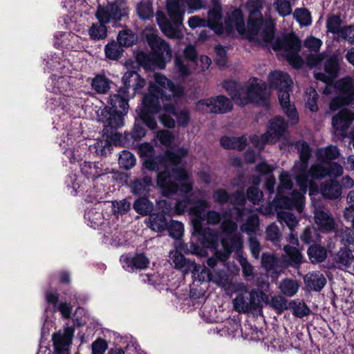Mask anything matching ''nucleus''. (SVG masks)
Segmentation results:
<instances>
[{"instance_id":"393cba45","label":"nucleus","mask_w":354,"mask_h":354,"mask_svg":"<svg viewBox=\"0 0 354 354\" xmlns=\"http://www.w3.org/2000/svg\"><path fill=\"white\" fill-rule=\"evenodd\" d=\"M73 332L71 327H67L63 333L59 332L53 335V341L57 354H69Z\"/></svg>"},{"instance_id":"9d476101","label":"nucleus","mask_w":354,"mask_h":354,"mask_svg":"<svg viewBox=\"0 0 354 354\" xmlns=\"http://www.w3.org/2000/svg\"><path fill=\"white\" fill-rule=\"evenodd\" d=\"M212 7L208 12L207 19H206L207 26L218 35L223 34L224 30L227 34L236 30L240 35H245V25L241 9L236 8L228 13L223 26L221 22L222 8L220 0H212Z\"/></svg>"},{"instance_id":"4c0bfd02","label":"nucleus","mask_w":354,"mask_h":354,"mask_svg":"<svg viewBox=\"0 0 354 354\" xmlns=\"http://www.w3.org/2000/svg\"><path fill=\"white\" fill-rule=\"evenodd\" d=\"M153 185L152 178L145 176L142 179H136L131 185L132 192L137 195H146Z\"/></svg>"},{"instance_id":"b1692460","label":"nucleus","mask_w":354,"mask_h":354,"mask_svg":"<svg viewBox=\"0 0 354 354\" xmlns=\"http://www.w3.org/2000/svg\"><path fill=\"white\" fill-rule=\"evenodd\" d=\"M314 219L317 230L322 233H330L337 230V224L328 211L315 208Z\"/></svg>"},{"instance_id":"680f3d73","label":"nucleus","mask_w":354,"mask_h":354,"mask_svg":"<svg viewBox=\"0 0 354 354\" xmlns=\"http://www.w3.org/2000/svg\"><path fill=\"white\" fill-rule=\"evenodd\" d=\"M274 5L279 15L282 17L288 16L292 12V6L289 0H276Z\"/></svg>"},{"instance_id":"39448f33","label":"nucleus","mask_w":354,"mask_h":354,"mask_svg":"<svg viewBox=\"0 0 354 354\" xmlns=\"http://www.w3.org/2000/svg\"><path fill=\"white\" fill-rule=\"evenodd\" d=\"M339 65L337 59L329 57L324 64V73H317L315 77L326 83L324 91L325 94H330L333 91L337 95L330 104L333 111L338 109L343 105H348L354 102V80L346 77L337 81L334 85L330 82L337 76Z\"/></svg>"},{"instance_id":"6ab92c4d","label":"nucleus","mask_w":354,"mask_h":354,"mask_svg":"<svg viewBox=\"0 0 354 354\" xmlns=\"http://www.w3.org/2000/svg\"><path fill=\"white\" fill-rule=\"evenodd\" d=\"M185 58L175 57V65L180 77H185L196 71L198 66L196 50L193 46H188L184 50Z\"/></svg>"},{"instance_id":"c03bdc74","label":"nucleus","mask_w":354,"mask_h":354,"mask_svg":"<svg viewBox=\"0 0 354 354\" xmlns=\"http://www.w3.org/2000/svg\"><path fill=\"white\" fill-rule=\"evenodd\" d=\"M111 81L104 75H96L92 81V87L98 93H106L111 88Z\"/></svg>"},{"instance_id":"4468645a","label":"nucleus","mask_w":354,"mask_h":354,"mask_svg":"<svg viewBox=\"0 0 354 354\" xmlns=\"http://www.w3.org/2000/svg\"><path fill=\"white\" fill-rule=\"evenodd\" d=\"M272 49L286 57L288 63L295 68L303 64L302 58L299 55L301 41L293 35L279 37L272 44Z\"/></svg>"},{"instance_id":"69168bd1","label":"nucleus","mask_w":354,"mask_h":354,"mask_svg":"<svg viewBox=\"0 0 354 354\" xmlns=\"http://www.w3.org/2000/svg\"><path fill=\"white\" fill-rule=\"evenodd\" d=\"M137 12L143 19L153 17L152 5L149 2H141L137 6Z\"/></svg>"},{"instance_id":"c85d7f7f","label":"nucleus","mask_w":354,"mask_h":354,"mask_svg":"<svg viewBox=\"0 0 354 354\" xmlns=\"http://www.w3.org/2000/svg\"><path fill=\"white\" fill-rule=\"evenodd\" d=\"M320 192L325 198L336 199L342 195V186L337 180L330 179L321 185Z\"/></svg>"},{"instance_id":"0e129e2a","label":"nucleus","mask_w":354,"mask_h":354,"mask_svg":"<svg viewBox=\"0 0 354 354\" xmlns=\"http://www.w3.org/2000/svg\"><path fill=\"white\" fill-rule=\"evenodd\" d=\"M130 203L124 199L119 201L112 203V210L115 215H123L126 214L130 209Z\"/></svg>"},{"instance_id":"412c9836","label":"nucleus","mask_w":354,"mask_h":354,"mask_svg":"<svg viewBox=\"0 0 354 354\" xmlns=\"http://www.w3.org/2000/svg\"><path fill=\"white\" fill-rule=\"evenodd\" d=\"M188 178H189V176L187 175V177L186 178V179H185L182 181H179L178 180H175V179L174 180V183L176 185L177 189L175 192L171 193L168 195H166V196H170L174 194H176L178 192V191L179 190L181 193L183 194V196H185V198L183 200H181V201H178L175 205L174 209H171V208L168 209L165 207V210H163V212L165 214H168L170 216L173 215L174 214L180 215V214H184L186 212V210L188 207V205L189 204V198L188 197H187L186 195L188 193H189L192 190V188H193L192 183L187 181ZM162 192H163L162 191ZM162 194H163V195L165 196V194L164 193H162Z\"/></svg>"},{"instance_id":"3c124183","label":"nucleus","mask_w":354,"mask_h":354,"mask_svg":"<svg viewBox=\"0 0 354 354\" xmlns=\"http://www.w3.org/2000/svg\"><path fill=\"white\" fill-rule=\"evenodd\" d=\"M136 162L135 156L128 151H123L119 156L118 163L122 168L130 169L135 166Z\"/></svg>"},{"instance_id":"13d9d810","label":"nucleus","mask_w":354,"mask_h":354,"mask_svg":"<svg viewBox=\"0 0 354 354\" xmlns=\"http://www.w3.org/2000/svg\"><path fill=\"white\" fill-rule=\"evenodd\" d=\"M306 106L309 108V109L315 112L318 109V106L317 104V100L318 99V94L315 89L313 87H310L307 88L306 91Z\"/></svg>"},{"instance_id":"09e8293b","label":"nucleus","mask_w":354,"mask_h":354,"mask_svg":"<svg viewBox=\"0 0 354 354\" xmlns=\"http://www.w3.org/2000/svg\"><path fill=\"white\" fill-rule=\"evenodd\" d=\"M153 203L147 198H140L135 201L133 208L135 211L142 215H147L153 210Z\"/></svg>"},{"instance_id":"de8ad7c7","label":"nucleus","mask_w":354,"mask_h":354,"mask_svg":"<svg viewBox=\"0 0 354 354\" xmlns=\"http://www.w3.org/2000/svg\"><path fill=\"white\" fill-rule=\"evenodd\" d=\"M106 24L99 23L93 24L88 30L89 36L94 40H100L104 39L107 35Z\"/></svg>"},{"instance_id":"1a4fd4ad","label":"nucleus","mask_w":354,"mask_h":354,"mask_svg":"<svg viewBox=\"0 0 354 354\" xmlns=\"http://www.w3.org/2000/svg\"><path fill=\"white\" fill-rule=\"evenodd\" d=\"M147 43L153 53L147 55L140 52L136 55L138 63L147 70H152L155 67L162 69L165 67V60L171 57V50L169 45L157 35L154 29H146L144 32Z\"/></svg>"},{"instance_id":"e433bc0d","label":"nucleus","mask_w":354,"mask_h":354,"mask_svg":"<svg viewBox=\"0 0 354 354\" xmlns=\"http://www.w3.org/2000/svg\"><path fill=\"white\" fill-rule=\"evenodd\" d=\"M339 152L337 147L330 145L326 147L319 148L316 151L317 160L323 163L337 159Z\"/></svg>"},{"instance_id":"5701e85b","label":"nucleus","mask_w":354,"mask_h":354,"mask_svg":"<svg viewBox=\"0 0 354 354\" xmlns=\"http://www.w3.org/2000/svg\"><path fill=\"white\" fill-rule=\"evenodd\" d=\"M322 46V41L313 36L308 37L305 39L304 46L310 52L307 57V63L309 66H317L326 58L327 55L325 53H318Z\"/></svg>"},{"instance_id":"72a5a7b5","label":"nucleus","mask_w":354,"mask_h":354,"mask_svg":"<svg viewBox=\"0 0 354 354\" xmlns=\"http://www.w3.org/2000/svg\"><path fill=\"white\" fill-rule=\"evenodd\" d=\"M230 203L232 204L234 207L232 209L236 212L235 218L237 221H240L243 218V216L246 214V209L242 208L245 203V197L242 192H235L230 196Z\"/></svg>"},{"instance_id":"052dcab7","label":"nucleus","mask_w":354,"mask_h":354,"mask_svg":"<svg viewBox=\"0 0 354 354\" xmlns=\"http://www.w3.org/2000/svg\"><path fill=\"white\" fill-rule=\"evenodd\" d=\"M167 230L169 231V236L174 239H180L184 231L183 224L178 221H171L168 225Z\"/></svg>"},{"instance_id":"338daca9","label":"nucleus","mask_w":354,"mask_h":354,"mask_svg":"<svg viewBox=\"0 0 354 354\" xmlns=\"http://www.w3.org/2000/svg\"><path fill=\"white\" fill-rule=\"evenodd\" d=\"M230 196L226 189L222 188L214 190L212 194L214 201L220 205L230 203Z\"/></svg>"},{"instance_id":"c756f323","label":"nucleus","mask_w":354,"mask_h":354,"mask_svg":"<svg viewBox=\"0 0 354 354\" xmlns=\"http://www.w3.org/2000/svg\"><path fill=\"white\" fill-rule=\"evenodd\" d=\"M336 266L342 270H346L354 262L352 251L347 248H340L333 258Z\"/></svg>"},{"instance_id":"f257e3e1","label":"nucleus","mask_w":354,"mask_h":354,"mask_svg":"<svg viewBox=\"0 0 354 354\" xmlns=\"http://www.w3.org/2000/svg\"><path fill=\"white\" fill-rule=\"evenodd\" d=\"M295 147L299 154V160L297 161L292 168L296 174V183L299 191L293 190L292 198L283 197L280 198V204L287 208H295L301 213L304 207V194L309 188V195L313 196L319 193V186L314 179H322L327 176L337 178L343 174V167L337 162L328 164L324 167L320 163L313 164L309 169L308 160L311 156V149L308 144L303 140L295 143Z\"/></svg>"},{"instance_id":"6e6552de","label":"nucleus","mask_w":354,"mask_h":354,"mask_svg":"<svg viewBox=\"0 0 354 354\" xmlns=\"http://www.w3.org/2000/svg\"><path fill=\"white\" fill-rule=\"evenodd\" d=\"M246 8L250 12L248 28L243 36L250 41L267 44L274 38L275 22L271 18L263 19L260 0H248Z\"/></svg>"},{"instance_id":"7ed1b4c3","label":"nucleus","mask_w":354,"mask_h":354,"mask_svg":"<svg viewBox=\"0 0 354 354\" xmlns=\"http://www.w3.org/2000/svg\"><path fill=\"white\" fill-rule=\"evenodd\" d=\"M138 154L143 160V165L150 171L160 170L157 175V185L165 195L176 191L174 180L182 181L187 177V172L181 165V160L187 154V150L180 148L176 153L167 151L163 156H155L153 145L148 142L138 147Z\"/></svg>"},{"instance_id":"4d7b16f0","label":"nucleus","mask_w":354,"mask_h":354,"mask_svg":"<svg viewBox=\"0 0 354 354\" xmlns=\"http://www.w3.org/2000/svg\"><path fill=\"white\" fill-rule=\"evenodd\" d=\"M216 113H225L232 109V104L231 101L223 95L216 97Z\"/></svg>"},{"instance_id":"f3484780","label":"nucleus","mask_w":354,"mask_h":354,"mask_svg":"<svg viewBox=\"0 0 354 354\" xmlns=\"http://www.w3.org/2000/svg\"><path fill=\"white\" fill-rule=\"evenodd\" d=\"M128 8L123 3L109 2L106 5H100L95 12V17L101 23L109 24L112 21H120L127 15Z\"/></svg>"},{"instance_id":"79ce46f5","label":"nucleus","mask_w":354,"mask_h":354,"mask_svg":"<svg viewBox=\"0 0 354 354\" xmlns=\"http://www.w3.org/2000/svg\"><path fill=\"white\" fill-rule=\"evenodd\" d=\"M279 288L284 295L292 297L298 292L299 284L297 280L285 279L280 282Z\"/></svg>"},{"instance_id":"6e6d98bb","label":"nucleus","mask_w":354,"mask_h":354,"mask_svg":"<svg viewBox=\"0 0 354 354\" xmlns=\"http://www.w3.org/2000/svg\"><path fill=\"white\" fill-rule=\"evenodd\" d=\"M289 308L292 309L294 315L300 318L308 315L310 313V310L306 304L299 301H294L290 303Z\"/></svg>"},{"instance_id":"c9c22d12","label":"nucleus","mask_w":354,"mask_h":354,"mask_svg":"<svg viewBox=\"0 0 354 354\" xmlns=\"http://www.w3.org/2000/svg\"><path fill=\"white\" fill-rule=\"evenodd\" d=\"M280 185L278 188V194L276 199V203L278 206H280L282 208L288 209L282 206L280 203V198L283 197H286V196H281V194L283 192L284 190H290L292 187L293 183L292 180V178L290 174L287 171H282L279 176ZM289 198H292V195L288 196ZM289 209H292V208H288Z\"/></svg>"},{"instance_id":"f8f14e48","label":"nucleus","mask_w":354,"mask_h":354,"mask_svg":"<svg viewBox=\"0 0 354 354\" xmlns=\"http://www.w3.org/2000/svg\"><path fill=\"white\" fill-rule=\"evenodd\" d=\"M268 80L270 86L278 91L280 104L290 124H295L299 118L295 105L290 101V91L292 85L290 75L283 71H274L269 74Z\"/></svg>"},{"instance_id":"4be33fe9","label":"nucleus","mask_w":354,"mask_h":354,"mask_svg":"<svg viewBox=\"0 0 354 354\" xmlns=\"http://www.w3.org/2000/svg\"><path fill=\"white\" fill-rule=\"evenodd\" d=\"M354 120V113L344 109L333 118L332 125L335 134L344 138L347 136V129Z\"/></svg>"},{"instance_id":"cd10ccee","label":"nucleus","mask_w":354,"mask_h":354,"mask_svg":"<svg viewBox=\"0 0 354 354\" xmlns=\"http://www.w3.org/2000/svg\"><path fill=\"white\" fill-rule=\"evenodd\" d=\"M82 173L85 175L88 180L93 178L97 180L102 176L110 173L109 168H103V165L100 162L92 163L91 162H84L80 164Z\"/></svg>"},{"instance_id":"49530a36","label":"nucleus","mask_w":354,"mask_h":354,"mask_svg":"<svg viewBox=\"0 0 354 354\" xmlns=\"http://www.w3.org/2000/svg\"><path fill=\"white\" fill-rule=\"evenodd\" d=\"M117 39L121 46L129 47L137 41L138 37L131 30L126 29L119 32Z\"/></svg>"},{"instance_id":"0eeeda50","label":"nucleus","mask_w":354,"mask_h":354,"mask_svg":"<svg viewBox=\"0 0 354 354\" xmlns=\"http://www.w3.org/2000/svg\"><path fill=\"white\" fill-rule=\"evenodd\" d=\"M185 3L189 9V13L200 10L205 6L203 0H167V10L171 21H169L163 14L158 13V24L165 35L171 38H180L183 26Z\"/></svg>"},{"instance_id":"a18cd8bd","label":"nucleus","mask_w":354,"mask_h":354,"mask_svg":"<svg viewBox=\"0 0 354 354\" xmlns=\"http://www.w3.org/2000/svg\"><path fill=\"white\" fill-rule=\"evenodd\" d=\"M216 97L199 100L196 104V110L202 113H216Z\"/></svg>"},{"instance_id":"aec40b11","label":"nucleus","mask_w":354,"mask_h":354,"mask_svg":"<svg viewBox=\"0 0 354 354\" xmlns=\"http://www.w3.org/2000/svg\"><path fill=\"white\" fill-rule=\"evenodd\" d=\"M194 268H190L189 272L192 273L195 280L205 281L208 280L218 286H224L227 283V276L225 271L210 272L205 266L194 263Z\"/></svg>"},{"instance_id":"774afa93","label":"nucleus","mask_w":354,"mask_h":354,"mask_svg":"<svg viewBox=\"0 0 354 354\" xmlns=\"http://www.w3.org/2000/svg\"><path fill=\"white\" fill-rule=\"evenodd\" d=\"M346 201L348 207L344 210V217L346 221H348L353 217V212H354V190L348 193Z\"/></svg>"},{"instance_id":"473e14b6","label":"nucleus","mask_w":354,"mask_h":354,"mask_svg":"<svg viewBox=\"0 0 354 354\" xmlns=\"http://www.w3.org/2000/svg\"><path fill=\"white\" fill-rule=\"evenodd\" d=\"M169 259L174 265L175 268L180 270L184 273L189 272L190 268L196 267L194 261L186 259L184 256L177 250L169 252Z\"/></svg>"},{"instance_id":"dca6fc26","label":"nucleus","mask_w":354,"mask_h":354,"mask_svg":"<svg viewBox=\"0 0 354 354\" xmlns=\"http://www.w3.org/2000/svg\"><path fill=\"white\" fill-rule=\"evenodd\" d=\"M287 129V123L282 117L277 116L270 121L268 129L261 137L252 136L251 142L256 147L262 149L266 144L275 143L283 135Z\"/></svg>"},{"instance_id":"5fc2aeb1","label":"nucleus","mask_w":354,"mask_h":354,"mask_svg":"<svg viewBox=\"0 0 354 354\" xmlns=\"http://www.w3.org/2000/svg\"><path fill=\"white\" fill-rule=\"evenodd\" d=\"M84 218L88 221V225L96 228L102 223V214L94 209H88L85 212Z\"/></svg>"},{"instance_id":"ea45409f","label":"nucleus","mask_w":354,"mask_h":354,"mask_svg":"<svg viewBox=\"0 0 354 354\" xmlns=\"http://www.w3.org/2000/svg\"><path fill=\"white\" fill-rule=\"evenodd\" d=\"M247 144V139L245 136L227 137L224 136L221 139V145L225 149H236L241 151L245 149Z\"/></svg>"},{"instance_id":"ddd939ff","label":"nucleus","mask_w":354,"mask_h":354,"mask_svg":"<svg viewBox=\"0 0 354 354\" xmlns=\"http://www.w3.org/2000/svg\"><path fill=\"white\" fill-rule=\"evenodd\" d=\"M53 96L47 101V106L50 109L64 110L71 101V86L68 77H56L53 75L48 82V88Z\"/></svg>"},{"instance_id":"20e7f679","label":"nucleus","mask_w":354,"mask_h":354,"mask_svg":"<svg viewBox=\"0 0 354 354\" xmlns=\"http://www.w3.org/2000/svg\"><path fill=\"white\" fill-rule=\"evenodd\" d=\"M122 81L123 86L118 89L117 93L110 95L107 101L109 105L101 112L102 115H104V120H100L106 124V127L118 129L124 125L123 117L128 112V101L131 96L129 89L133 88L131 97H133L146 84L145 79L132 71L126 72Z\"/></svg>"},{"instance_id":"bb28decb","label":"nucleus","mask_w":354,"mask_h":354,"mask_svg":"<svg viewBox=\"0 0 354 354\" xmlns=\"http://www.w3.org/2000/svg\"><path fill=\"white\" fill-rule=\"evenodd\" d=\"M194 232L200 236L199 239L204 247L215 249L218 245V234L216 230L201 225L200 230Z\"/></svg>"},{"instance_id":"2f4dec72","label":"nucleus","mask_w":354,"mask_h":354,"mask_svg":"<svg viewBox=\"0 0 354 354\" xmlns=\"http://www.w3.org/2000/svg\"><path fill=\"white\" fill-rule=\"evenodd\" d=\"M304 280L307 288L314 291H320L326 283V278L319 272H313L306 274Z\"/></svg>"},{"instance_id":"603ef678","label":"nucleus","mask_w":354,"mask_h":354,"mask_svg":"<svg viewBox=\"0 0 354 354\" xmlns=\"http://www.w3.org/2000/svg\"><path fill=\"white\" fill-rule=\"evenodd\" d=\"M122 51L121 46L114 41L109 43L104 48L106 57L112 60L118 59L122 55Z\"/></svg>"},{"instance_id":"f03ea898","label":"nucleus","mask_w":354,"mask_h":354,"mask_svg":"<svg viewBox=\"0 0 354 354\" xmlns=\"http://www.w3.org/2000/svg\"><path fill=\"white\" fill-rule=\"evenodd\" d=\"M155 84L150 83L148 93L142 97V104L140 109L139 116L141 120L150 129L157 128V122L154 118L161 109V103L167 113L174 115L179 126L185 127L190 121V112L187 109H183L176 112V104L183 95V88L175 85L165 75L156 73Z\"/></svg>"},{"instance_id":"a878e982","label":"nucleus","mask_w":354,"mask_h":354,"mask_svg":"<svg viewBox=\"0 0 354 354\" xmlns=\"http://www.w3.org/2000/svg\"><path fill=\"white\" fill-rule=\"evenodd\" d=\"M120 262L122 268L128 272H132L134 269H145L149 264L148 258L142 253L134 256L122 255L120 257Z\"/></svg>"},{"instance_id":"423d86ee","label":"nucleus","mask_w":354,"mask_h":354,"mask_svg":"<svg viewBox=\"0 0 354 354\" xmlns=\"http://www.w3.org/2000/svg\"><path fill=\"white\" fill-rule=\"evenodd\" d=\"M223 87L234 103L240 106L250 102L266 104L268 98L266 82L257 77H252L243 84L226 80L223 83Z\"/></svg>"},{"instance_id":"a211bd4d","label":"nucleus","mask_w":354,"mask_h":354,"mask_svg":"<svg viewBox=\"0 0 354 354\" xmlns=\"http://www.w3.org/2000/svg\"><path fill=\"white\" fill-rule=\"evenodd\" d=\"M267 299V295L261 291L252 290L249 297L245 295H237L232 300L234 309L238 313H248L260 307L262 301Z\"/></svg>"},{"instance_id":"7c9ffc66","label":"nucleus","mask_w":354,"mask_h":354,"mask_svg":"<svg viewBox=\"0 0 354 354\" xmlns=\"http://www.w3.org/2000/svg\"><path fill=\"white\" fill-rule=\"evenodd\" d=\"M46 299L49 304L53 305L52 312L59 311L64 318H69L72 311V306L67 303H61L57 305L58 295L56 292H47Z\"/></svg>"},{"instance_id":"e2e57ef3","label":"nucleus","mask_w":354,"mask_h":354,"mask_svg":"<svg viewBox=\"0 0 354 354\" xmlns=\"http://www.w3.org/2000/svg\"><path fill=\"white\" fill-rule=\"evenodd\" d=\"M341 242L345 245L354 244V232L348 227L341 228L338 234Z\"/></svg>"},{"instance_id":"864d4df0","label":"nucleus","mask_w":354,"mask_h":354,"mask_svg":"<svg viewBox=\"0 0 354 354\" xmlns=\"http://www.w3.org/2000/svg\"><path fill=\"white\" fill-rule=\"evenodd\" d=\"M293 16L302 26H308L312 23L310 12L306 8H297Z\"/></svg>"},{"instance_id":"f704fd0d","label":"nucleus","mask_w":354,"mask_h":354,"mask_svg":"<svg viewBox=\"0 0 354 354\" xmlns=\"http://www.w3.org/2000/svg\"><path fill=\"white\" fill-rule=\"evenodd\" d=\"M285 255L283 260L286 261L290 266L294 268H299L302 262L303 256L299 250L295 246L286 245L283 247Z\"/></svg>"},{"instance_id":"a19ab883","label":"nucleus","mask_w":354,"mask_h":354,"mask_svg":"<svg viewBox=\"0 0 354 354\" xmlns=\"http://www.w3.org/2000/svg\"><path fill=\"white\" fill-rule=\"evenodd\" d=\"M163 212V210L162 211ZM164 212L162 214H151L149 218L150 228L156 232H162L165 230L168 225V222L165 218Z\"/></svg>"},{"instance_id":"37998d69","label":"nucleus","mask_w":354,"mask_h":354,"mask_svg":"<svg viewBox=\"0 0 354 354\" xmlns=\"http://www.w3.org/2000/svg\"><path fill=\"white\" fill-rule=\"evenodd\" d=\"M308 254L313 263L323 262L327 257V250L318 245H311L308 250Z\"/></svg>"},{"instance_id":"8fccbe9b","label":"nucleus","mask_w":354,"mask_h":354,"mask_svg":"<svg viewBox=\"0 0 354 354\" xmlns=\"http://www.w3.org/2000/svg\"><path fill=\"white\" fill-rule=\"evenodd\" d=\"M278 221L282 223L286 224L290 230H295L298 225V220L295 216L290 212H279L277 213Z\"/></svg>"},{"instance_id":"9b49d317","label":"nucleus","mask_w":354,"mask_h":354,"mask_svg":"<svg viewBox=\"0 0 354 354\" xmlns=\"http://www.w3.org/2000/svg\"><path fill=\"white\" fill-rule=\"evenodd\" d=\"M221 229L225 235V237L221 240L223 251L217 250L213 257L207 259V263L211 268H214L218 261L224 263L232 252H239L243 248L242 236L236 232L238 225L235 221L231 218H225L221 223Z\"/></svg>"},{"instance_id":"bf43d9fd","label":"nucleus","mask_w":354,"mask_h":354,"mask_svg":"<svg viewBox=\"0 0 354 354\" xmlns=\"http://www.w3.org/2000/svg\"><path fill=\"white\" fill-rule=\"evenodd\" d=\"M270 306L278 313H281L290 307V303L281 295H277L272 297Z\"/></svg>"},{"instance_id":"58836bf2","label":"nucleus","mask_w":354,"mask_h":354,"mask_svg":"<svg viewBox=\"0 0 354 354\" xmlns=\"http://www.w3.org/2000/svg\"><path fill=\"white\" fill-rule=\"evenodd\" d=\"M259 221L256 214H251L247 220L241 225L242 232L247 234L250 237L254 236L259 230Z\"/></svg>"},{"instance_id":"2eb2a0df","label":"nucleus","mask_w":354,"mask_h":354,"mask_svg":"<svg viewBox=\"0 0 354 354\" xmlns=\"http://www.w3.org/2000/svg\"><path fill=\"white\" fill-rule=\"evenodd\" d=\"M209 207L207 201L199 200L196 205L189 209V214L192 216V222L194 230H200L201 225H204V222L207 224L216 225L221 223V214L215 210H209L205 212V209Z\"/></svg>"}]
</instances>
